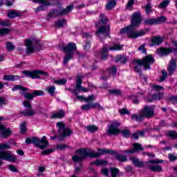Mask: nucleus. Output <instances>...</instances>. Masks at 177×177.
Returning <instances> with one entry per match:
<instances>
[{
  "label": "nucleus",
  "instance_id": "1",
  "mask_svg": "<svg viewBox=\"0 0 177 177\" xmlns=\"http://www.w3.org/2000/svg\"><path fill=\"white\" fill-rule=\"evenodd\" d=\"M91 149L89 148H80L76 149V153L80 154L74 155L72 156V160L75 164L77 162L80 163V167L82 168V161L84 160H86L88 157L90 158H99L100 156H103V154H109L110 156H115V158L116 161H119V162H127L128 161V157L125 155L118 153V151H114L113 149H97L96 151H90Z\"/></svg>",
  "mask_w": 177,
  "mask_h": 177
},
{
  "label": "nucleus",
  "instance_id": "2",
  "mask_svg": "<svg viewBox=\"0 0 177 177\" xmlns=\"http://www.w3.org/2000/svg\"><path fill=\"white\" fill-rule=\"evenodd\" d=\"M142 21L143 19H142V13H140V11L134 12L131 16V24L122 28L120 31V34L122 35L126 34L127 37L131 39H136L137 38H140V37H145L146 32L150 31V28H145V31L143 30H140L138 32L133 30L135 28L140 27Z\"/></svg>",
  "mask_w": 177,
  "mask_h": 177
},
{
  "label": "nucleus",
  "instance_id": "3",
  "mask_svg": "<svg viewBox=\"0 0 177 177\" xmlns=\"http://www.w3.org/2000/svg\"><path fill=\"white\" fill-rule=\"evenodd\" d=\"M25 142L26 145H35V147L40 149V150H43L41 153V156H48L52 154V153L55 151V149H47L45 150V149L49 146V142L45 136H42L41 139L37 136L26 138Z\"/></svg>",
  "mask_w": 177,
  "mask_h": 177
},
{
  "label": "nucleus",
  "instance_id": "4",
  "mask_svg": "<svg viewBox=\"0 0 177 177\" xmlns=\"http://www.w3.org/2000/svg\"><path fill=\"white\" fill-rule=\"evenodd\" d=\"M154 63H156V59L151 54L146 55L142 59H133L132 61V64H137L134 66V71L140 75H142L141 66H143L145 70H150L151 64Z\"/></svg>",
  "mask_w": 177,
  "mask_h": 177
},
{
  "label": "nucleus",
  "instance_id": "5",
  "mask_svg": "<svg viewBox=\"0 0 177 177\" xmlns=\"http://www.w3.org/2000/svg\"><path fill=\"white\" fill-rule=\"evenodd\" d=\"M22 74L26 78H31V80H46L49 78V73L47 71L39 69L23 71Z\"/></svg>",
  "mask_w": 177,
  "mask_h": 177
},
{
  "label": "nucleus",
  "instance_id": "6",
  "mask_svg": "<svg viewBox=\"0 0 177 177\" xmlns=\"http://www.w3.org/2000/svg\"><path fill=\"white\" fill-rule=\"evenodd\" d=\"M62 50L65 53L63 64H67L74 57V53L77 50V44L74 42L68 43L67 46H62Z\"/></svg>",
  "mask_w": 177,
  "mask_h": 177
},
{
  "label": "nucleus",
  "instance_id": "7",
  "mask_svg": "<svg viewBox=\"0 0 177 177\" xmlns=\"http://www.w3.org/2000/svg\"><path fill=\"white\" fill-rule=\"evenodd\" d=\"M73 9L74 5H69L66 8H59V10L53 9L50 11V12L48 15V17L52 19L55 13H56V16H67V15L73 12Z\"/></svg>",
  "mask_w": 177,
  "mask_h": 177
},
{
  "label": "nucleus",
  "instance_id": "8",
  "mask_svg": "<svg viewBox=\"0 0 177 177\" xmlns=\"http://www.w3.org/2000/svg\"><path fill=\"white\" fill-rule=\"evenodd\" d=\"M120 127H121V123L118 121L113 122L108 129V133L109 136H115L120 135L121 133V129H120Z\"/></svg>",
  "mask_w": 177,
  "mask_h": 177
},
{
  "label": "nucleus",
  "instance_id": "9",
  "mask_svg": "<svg viewBox=\"0 0 177 177\" xmlns=\"http://www.w3.org/2000/svg\"><path fill=\"white\" fill-rule=\"evenodd\" d=\"M32 2L41 4L37 8H35V13H38V12H44L46 6H52V3L48 0H32Z\"/></svg>",
  "mask_w": 177,
  "mask_h": 177
},
{
  "label": "nucleus",
  "instance_id": "10",
  "mask_svg": "<svg viewBox=\"0 0 177 177\" xmlns=\"http://www.w3.org/2000/svg\"><path fill=\"white\" fill-rule=\"evenodd\" d=\"M142 118H153L154 117V109L146 105L140 111Z\"/></svg>",
  "mask_w": 177,
  "mask_h": 177
},
{
  "label": "nucleus",
  "instance_id": "11",
  "mask_svg": "<svg viewBox=\"0 0 177 177\" xmlns=\"http://www.w3.org/2000/svg\"><path fill=\"white\" fill-rule=\"evenodd\" d=\"M97 109L99 111L101 110H104V109L103 108V106H102V105H100V103L99 102H90L86 104H83L81 106V110H82L83 111H88L89 110H92V109Z\"/></svg>",
  "mask_w": 177,
  "mask_h": 177
},
{
  "label": "nucleus",
  "instance_id": "12",
  "mask_svg": "<svg viewBox=\"0 0 177 177\" xmlns=\"http://www.w3.org/2000/svg\"><path fill=\"white\" fill-rule=\"evenodd\" d=\"M145 148L142 146L140 143H134L133 144L132 149H126L121 151L120 153H124L126 154H133L135 153H139V151H143Z\"/></svg>",
  "mask_w": 177,
  "mask_h": 177
},
{
  "label": "nucleus",
  "instance_id": "13",
  "mask_svg": "<svg viewBox=\"0 0 177 177\" xmlns=\"http://www.w3.org/2000/svg\"><path fill=\"white\" fill-rule=\"evenodd\" d=\"M0 160H4L5 161H10V162H16L17 158L12 156L8 151H0Z\"/></svg>",
  "mask_w": 177,
  "mask_h": 177
},
{
  "label": "nucleus",
  "instance_id": "14",
  "mask_svg": "<svg viewBox=\"0 0 177 177\" xmlns=\"http://www.w3.org/2000/svg\"><path fill=\"white\" fill-rule=\"evenodd\" d=\"M163 96H164V94H162V93H160V92H158V93H154V94H151V93H149L148 94L147 100L148 103H153L154 100H161Z\"/></svg>",
  "mask_w": 177,
  "mask_h": 177
},
{
  "label": "nucleus",
  "instance_id": "15",
  "mask_svg": "<svg viewBox=\"0 0 177 177\" xmlns=\"http://www.w3.org/2000/svg\"><path fill=\"white\" fill-rule=\"evenodd\" d=\"M83 92H88L89 90L86 87L82 86V77L78 75L76 78V95H78V91Z\"/></svg>",
  "mask_w": 177,
  "mask_h": 177
},
{
  "label": "nucleus",
  "instance_id": "16",
  "mask_svg": "<svg viewBox=\"0 0 177 177\" xmlns=\"http://www.w3.org/2000/svg\"><path fill=\"white\" fill-rule=\"evenodd\" d=\"M176 59L171 58L167 66V71L169 73V75H172V74H174V73L176 71Z\"/></svg>",
  "mask_w": 177,
  "mask_h": 177
},
{
  "label": "nucleus",
  "instance_id": "17",
  "mask_svg": "<svg viewBox=\"0 0 177 177\" xmlns=\"http://www.w3.org/2000/svg\"><path fill=\"white\" fill-rule=\"evenodd\" d=\"M151 44L149 45V46H158L159 45H161L162 42H164V38H162L161 36H153L151 39Z\"/></svg>",
  "mask_w": 177,
  "mask_h": 177
},
{
  "label": "nucleus",
  "instance_id": "18",
  "mask_svg": "<svg viewBox=\"0 0 177 177\" xmlns=\"http://www.w3.org/2000/svg\"><path fill=\"white\" fill-rule=\"evenodd\" d=\"M12 135L10 129L5 128V126H0V136L4 139H8Z\"/></svg>",
  "mask_w": 177,
  "mask_h": 177
},
{
  "label": "nucleus",
  "instance_id": "19",
  "mask_svg": "<svg viewBox=\"0 0 177 177\" xmlns=\"http://www.w3.org/2000/svg\"><path fill=\"white\" fill-rule=\"evenodd\" d=\"M157 52L158 55H160V56H168L174 51L171 48L160 47L157 49Z\"/></svg>",
  "mask_w": 177,
  "mask_h": 177
},
{
  "label": "nucleus",
  "instance_id": "20",
  "mask_svg": "<svg viewBox=\"0 0 177 177\" xmlns=\"http://www.w3.org/2000/svg\"><path fill=\"white\" fill-rule=\"evenodd\" d=\"M110 32V26H100L95 32L96 37H99L100 34H109Z\"/></svg>",
  "mask_w": 177,
  "mask_h": 177
},
{
  "label": "nucleus",
  "instance_id": "21",
  "mask_svg": "<svg viewBox=\"0 0 177 177\" xmlns=\"http://www.w3.org/2000/svg\"><path fill=\"white\" fill-rule=\"evenodd\" d=\"M66 117V111H64L63 109H59L57 113L53 114L51 115V119L56 120H62V118H64Z\"/></svg>",
  "mask_w": 177,
  "mask_h": 177
},
{
  "label": "nucleus",
  "instance_id": "22",
  "mask_svg": "<svg viewBox=\"0 0 177 177\" xmlns=\"http://www.w3.org/2000/svg\"><path fill=\"white\" fill-rule=\"evenodd\" d=\"M131 161L132 165L137 168H143L145 167V163L142 161H140L138 158L132 157L131 158Z\"/></svg>",
  "mask_w": 177,
  "mask_h": 177
},
{
  "label": "nucleus",
  "instance_id": "23",
  "mask_svg": "<svg viewBox=\"0 0 177 177\" xmlns=\"http://www.w3.org/2000/svg\"><path fill=\"white\" fill-rule=\"evenodd\" d=\"M21 77L19 75H4L3 77V81H19Z\"/></svg>",
  "mask_w": 177,
  "mask_h": 177
},
{
  "label": "nucleus",
  "instance_id": "24",
  "mask_svg": "<svg viewBox=\"0 0 177 177\" xmlns=\"http://www.w3.org/2000/svg\"><path fill=\"white\" fill-rule=\"evenodd\" d=\"M115 62V63H120L121 64H127V63H128V57L124 55H117Z\"/></svg>",
  "mask_w": 177,
  "mask_h": 177
},
{
  "label": "nucleus",
  "instance_id": "25",
  "mask_svg": "<svg viewBox=\"0 0 177 177\" xmlns=\"http://www.w3.org/2000/svg\"><path fill=\"white\" fill-rule=\"evenodd\" d=\"M21 115H24V117H32L35 115V111L32 109H25L23 111L19 112Z\"/></svg>",
  "mask_w": 177,
  "mask_h": 177
},
{
  "label": "nucleus",
  "instance_id": "26",
  "mask_svg": "<svg viewBox=\"0 0 177 177\" xmlns=\"http://www.w3.org/2000/svg\"><path fill=\"white\" fill-rule=\"evenodd\" d=\"M66 23H67V19H59V20L55 21L54 26L55 27V28H63Z\"/></svg>",
  "mask_w": 177,
  "mask_h": 177
},
{
  "label": "nucleus",
  "instance_id": "27",
  "mask_svg": "<svg viewBox=\"0 0 177 177\" xmlns=\"http://www.w3.org/2000/svg\"><path fill=\"white\" fill-rule=\"evenodd\" d=\"M9 19H16V17H21V12H17L16 10H11L8 12Z\"/></svg>",
  "mask_w": 177,
  "mask_h": 177
},
{
  "label": "nucleus",
  "instance_id": "28",
  "mask_svg": "<svg viewBox=\"0 0 177 177\" xmlns=\"http://www.w3.org/2000/svg\"><path fill=\"white\" fill-rule=\"evenodd\" d=\"M109 161L106 160H99L97 159L95 161H93L91 162V165H96L97 167H100V165H108Z\"/></svg>",
  "mask_w": 177,
  "mask_h": 177
},
{
  "label": "nucleus",
  "instance_id": "29",
  "mask_svg": "<svg viewBox=\"0 0 177 177\" xmlns=\"http://www.w3.org/2000/svg\"><path fill=\"white\" fill-rule=\"evenodd\" d=\"M101 60H107L109 59V49L106 47H103L101 52Z\"/></svg>",
  "mask_w": 177,
  "mask_h": 177
},
{
  "label": "nucleus",
  "instance_id": "30",
  "mask_svg": "<svg viewBox=\"0 0 177 177\" xmlns=\"http://www.w3.org/2000/svg\"><path fill=\"white\" fill-rule=\"evenodd\" d=\"M143 26H156L155 18H147L143 20Z\"/></svg>",
  "mask_w": 177,
  "mask_h": 177
},
{
  "label": "nucleus",
  "instance_id": "31",
  "mask_svg": "<svg viewBox=\"0 0 177 177\" xmlns=\"http://www.w3.org/2000/svg\"><path fill=\"white\" fill-rule=\"evenodd\" d=\"M115 6H117V1H115V0H109L106 4L107 10H111L112 9H114Z\"/></svg>",
  "mask_w": 177,
  "mask_h": 177
},
{
  "label": "nucleus",
  "instance_id": "32",
  "mask_svg": "<svg viewBox=\"0 0 177 177\" xmlns=\"http://www.w3.org/2000/svg\"><path fill=\"white\" fill-rule=\"evenodd\" d=\"M28 88L24 87L20 84L15 85L13 88H12V92H16V91H21L22 92H26V91H28Z\"/></svg>",
  "mask_w": 177,
  "mask_h": 177
},
{
  "label": "nucleus",
  "instance_id": "33",
  "mask_svg": "<svg viewBox=\"0 0 177 177\" xmlns=\"http://www.w3.org/2000/svg\"><path fill=\"white\" fill-rule=\"evenodd\" d=\"M72 133L73 131L70 129L65 128V129L62 130V133H61L60 136L61 138H67L68 136H71Z\"/></svg>",
  "mask_w": 177,
  "mask_h": 177
},
{
  "label": "nucleus",
  "instance_id": "34",
  "mask_svg": "<svg viewBox=\"0 0 177 177\" xmlns=\"http://www.w3.org/2000/svg\"><path fill=\"white\" fill-rule=\"evenodd\" d=\"M19 128H20V133L22 135H24V133H27V122L26 121L22 122L19 125Z\"/></svg>",
  "mask_w": 177,
  "mask_h": 177
},
{
  "label": "nucleus",
  "instance_id": "35",
  "mask_svg": "<svg viewBox=\"0 0 177 177\" xmlns=\"http://www.w3.org/2000/svg\"><path fill=\"white\" fill-rule=\"evenodd\" d=\"M56 127L58 129V133L60 135L62 133V131L66 129V124L64 122H57L56 123Z\"/></svg>",
  "mask_w": 177,
  "mask_h": 177
},
{
  "label": "nucleus",
  "instance_id": "36",
  "mask_svg": "<svg viewBox=\"0 0 177 177\" xmlns=\"http://www.w3.org/2000/svg\"><path fill=\"white\" fill-rule=\"evenodd\" d=\"M166 21L167 17L165 16H160L155 18V26H157V24H162V23H165Z\"/></svg>",
  "mask_w": 177,
  "mask_h": 177
},
{
  "label": "nucleus",
  "instance_id": "37",
  "mask_svg": "<svg viewBox=\"0 0 177 177\" xmlns=\"http://www.w3.org/2000/svg\"><path fill=\"white\" fill-rule=\"evenodd\" d=\"M149 169L152 172H161L162 171V167L160 165H151L149 166Z\"/></svg>",
  "mask_w": 177,
  "mask_h": 177
},
{
  "label": "nucleus",
  "instance_id": "38",
  "mask_svg": "<svg viewBox=\"0 0 177 177\" xmlns=\"http://www.w3.org/2000/svg\"><path fill=\"white\" fill-rule=\"evenodd\" d=\"M111 177H117L120 174V169L117 167H111L110 169Z\"/></svg>",
  "mask_w": 177,
  "mask_h": 177
},
{
  "label": "nucleus",
  "instance_id": "39",
  "mask_svg": "<svg viewBox=\"0 0 177 177\" xmlns=\"http://www.w3.org/2000/svg\"><path fill=\"white\" fill-rule=\"evenodd\" d=\"M106 71H108L109 75H113V77H115V74H117V67L116 66H113V67H109L106 69Z\"/></svg>",
  "mask_w": 177,
  "mask_h": 177
},
{
  "label": "nucleus",
  "instance_id": "40",
  "mask_svg": "<svg viewBox=\"0 0 177 177\" xmlns=\"http://www.w3.org/2000/svg\"><path fill=\"white\" fill-rule=\"evenodd\" d=\"M120 133H122V136L124 138V139L129 138L130 135H131V131L128 129L120 130Z\"/></svg>",
  "mask_w": 177,
  "mask_h": 177
},
{
  "label": "nucleus",
  "instance_id": "41",
  "mask_svg": "<svg viewBox=\"0 0 177 177\" xmlns=\"http://www.w3.org/2000/svg\"><path fill=\"white\" fill-rule=\"evenodd\" d=\"M21 95L24 96L26 100H34V95H32V93H26V91H24L21 93Z\"/></svg>",
  "mask_w": 177,
  "mask_h": 177
},
{
  "label": "nucleus",
  "instance_id": "42",
  "mask_svg": "<svg viewBox=\"0 0 177 177\" xmlns=\"http://www.w3.org/2000/svg\"><path fill=\"white\" fill-rule=\"evenodd\" d=\"M169 2H171L170 0H165L162 1L158 6L159 9H165L167 8L168 5H169Z\"/></svg>",
  "mask_w": 177,
  "mask_h": 177
},
{
  "label": "nucleus",
  "instance_id": "43",
  "mask_svg": "<svg viewBox=\"0 0 177 177\" xmlns=\"http://www.w3.org/2000/svg\"><path fill=\"white\" fill-rule=\"evenodd\" d=\"M6 49L8 52H13L15 49L16 48V46L13 45V43L8 41L6 44Z\"/></svg>",
  "mask_w": 177,
  "mask_h": 177
},
{
  "label": "nucleus",
  "instance_id": "44",
  "mask_svg": "<svg viewBox=\"0 0 177 177\" xmlns=\"http://www.w3.org/2000/svg\"><path fill=\"white\" fill-rule=\"evenodd\" d=\"M86 129L88 132L93 133V132H96V131H98L99 127L95 125H88L86 127Z\"/></svg>",
  "mask_w": 177,
  "mask_h": 177
},
{
  "label": "nucleus",
  "instance_id": "45",
  "mask_svg": "<svg viewBox=\"0 0 177 177\" xmlns=\"http://www.w3.org/2000/svg\"><path fill=\"white\" fill-rule=\"evenodd\" d=\"M131 120H135L137 122H142L143 121V117L140 113L139 115L134 113L131 115Z\"/></svg>",
  "mask_w": 177,
  "mask_h": 177
},
{
  "label": "nucleus",
  "instance_id": "46",
  "mask_svg": "<svg viewBox=\"0 0 177 177\" xmlns=\"http://www.w3.org/2000/svg\"><path fill=\"white\" fill-rule=\"evenodd\" d=\"M10 32V29L7 28H0V37H3L4 35H8Z\"/></svg>",
  "mask_w": 177,
  "mask_h": 177
},
{
  "label": "nucleus",
  "instance_id": "47",
  "mask_svg": "<svg viewBox=\"0 0 177 177\" xmlns=\"http://www.w3.org/2000/svg\"><path fill=\"white\" fill-rule=\"evenodd\" d=\"M167 136L171 139H177V132L174 130H170L167 132Z\"/></svg>",
  "mask_w": 177,
  "mask_h": 177
},
{
  "label": "nucleus",
  "instance_id": "48",
  "mask_svg": "<svg viewBox=\"0 0 177 177\" xmlns=\"http://www.w3.org/2000/svg\"><path fill=\"white\" fill-rule=\"evenodd\" d=\"M107 17H106V15H104V14H101L100 15V20H99V23H102V24L103 26H104L106 23H107Z\"/></svg>",
  "mask_w": 177,
  "mask_h": 177
},
{
  "label": "nucleus",
  "instance_id": "49",
  "mask_svg": "<svg viewBox=\"0 0 177 177\" xmlns=\"http://www.w3.org/2000/svg\"><path fill=\"white\" fill-rule=\"evenodd\" d=\"M108 92L110 95H115V96H120L121 95V90L118 89H109Z\"/></svg>",
  "mask_w": 177,
  "mask_h": 177
},
{
  "label": "nucleus",
  "instance_id": "50",
  "mask_svg": "<svg viewBox=\"0 0 177 177\" xmlns=\"http://www.w3.org/2000/svg\"><path fill=\"white\" fill-rule=\"evenodd\" d=\"M130 99L133 104H139L138 95H130Z\"/></svg>",
  "mask_w": 177,
  "mask_h": 177
},
{
  "label": "nucleus",
  "instance_id": "51",
  "mask_svg": "<svg viewBox=\"0 0 177 177\" xmlns=\"http://www.w3.org/2000/svg\"><path fill=\"white\" fill-rule=\"evenodd\" d=\"M54 84L57 85H66L67 84V80L66 79H59L54 81Z\"/></svg>",
  "mask_w": 177,
  "mask_h": 177
},
{
  "label": "nucleus",
  "instance_id": "52",
  "mask_svg": "<svg viewBox=\"0 0 177 177\" xmlns=\"http://www.w3.org/2000/svg\"><path fill=\"white\" fill-rule=\"evenodd\" d=\"M55 91H56V86H51L48 88L47 92L50 95L51 97H53L55 95Z\"/></svg>",
  "mask_w": 177,
  "mask_h": 177
},
{
  "label": "nucleus",
  "instance_id": "53",
  "mask_svg": "<svg viewBox=\"0 0 177 177\" xmlns=\"http://www.w3.org/2000/svg\"><path fill=\"white\" fill-rule=\"evenodd\" d=\"M33 97H37V96H42L44 95V91L41 90H35L32 92Z\"/></svg>",
  "mask_w": 177,
  "mask_h": 177
},
{
  "label": "nucleus",
  "instance_id": "54",
  "mask_svg": "<svg viewBox=\"0 0 177 177\" xmlns=\"http://www.w3.org/2000/svg\"><path fill=\"white\" fill-rule=\"evenodd\" d=\"M122 48H124V46L115 44L110 47V50H122Z\"/></svg>",
  "mask_w": 177,
  "mask_h": 177
},
{
  "label": "nucleus",
  "instance_id": "55",
  "mask_svg": "<svg viewBox=\"0 0 177 177\" xmlns=\"http://www.w3.org/2000/svg\"><path fill=\"white\" fill-rule=\"evenodd\" d=\"M35 50V47L34 46H28L26 47V55H31V53H34Z\"/></svg>",
  "mask_w": 177,
  "mask_h": 177
},
{
  "label": "nucleus",
  "instance_id": "56",
  "mask_svg": "<svg viewBox=\"0 0 177 177\" xmlns=\"http://www.w3.org/2000/svg\"><path fill=\"white\" fill-rule=\"evenodd\" d=\"M133 5H135V0H129L126 5V9H132Z\"/></svg>",
  "mask_w": 177,
  "mask_h": 177
},
{
  "label": "nucleus",
  "instance_id": "57",
  "mask_svg": "<svg viewBox=\"0 0 177 177\" xmlns=\"http://www.w3.org/2000/svg\"><path fill=\"white\" fill-rule=\"evenodd\" d=\"M138 50L142 52L144 55H147V50L146 49V45L142 44L138 47Z\"/></svg>",
  "mask_w": 177,
  "mask_h": 177
},
{
  "label": "nucleus",
  "instance_id": "58",
  "mask_svg": "<svg viewBox=\"0 0 177 177\" xmlns=\"http://www.w3.org/2000/svg\"><path fill=\"white\" fill-rule=\"evenodd\" d=\"M91 40L85 41V44L83 46L84 50L88 51L89 49H91Z\"/></svg>",
  "mask_w": 177,
  "mask_h": 177
},
{
  "label": "nucleus",
  "instance_id": "59",
  "mask_svg": "<svg viewBox=\"0 0 177 177\" xmlns=\"http://www.w3.org/2000/svg\"><path fill=\"white\" fill-rule=\"evenodd\" d=\"M68 145L66 144H58L57 145V149L58 150H64V149H68Z\"/></svg>",
  "mask_w": 177,
  "mask_h": 177
},
{
  "label": "nucleus",
  "instance_id": "60",
  "mask_svg": "<svg viewBox=\"0 0 177 177\" xmlns=\"http://www.w3.org/2000/svg\"><path fill=\"white\" fill-rule=\"evenodd\" d=\"M9 149H10V145L5 143H0V150H6Z\"/></svg>",
  "mask_w": 177,
  "mask_h": 177
},
{
  "label": "nucleus",
  "instance_id": "61",
  "mask_svg": "<svg viewBox=\"0 0 177 177\" xmlns=\"http://www.w3.org/2000/svg\"><path fill=\"white\" fill-rule=\"evenodd\" d=\"M150 164H162L164 162V160L161 159H155L149 160Z\"/></svg>",
  "mask_w": 177,
  "mask_h": 177
},
{
  "label": "nucleus",
  "instance_id": "62",
  "mask_svg": "<svg viewBox=\"0 0 177 177\" xmlns=\"http://www.w3.org/2000/svg\"><path fill=\"white\" fill-rule=\"evenodd\" d=\"M23 104L26 109H32V105H31V102H30V101L28 100L24 101Z\"/></svg>",
  "mask_w": 177,
  "mask_h": 177
},
{
  "label": "nucleus",
  "instance_id": "63",
  "mask_svg": "<svg viewBox=\"0 0 177 177\" xmlns=\"http://www.w3.org/2000/svg\"><path fill=\"white\" fill-rule=\"evenodd\" d=\"M119 113L121 114V115H125V114H129V111L125 108L120 109Z\"/></svg>",
  "mask_w": 177,
  "mask_h": 177
},
{
  "label": "nucleus",
  "instance_id": "64",
  "mask_svg": "<svg viewBox=\"0 0 177 177\" xmlns=\"http://www.w3.org/2000/svg\"><path fill=\"white\" fill-rule=\"evenodd\" d=\"M168 157H169V161H171V162H174V161H176L177 160V156L172 153H169Z\"/></svg>",
  "mask_w": 177,
  "mask_h": 177
}]
</instances>
